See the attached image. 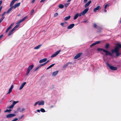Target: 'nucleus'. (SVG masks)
Segmentation results:
<instances>
[{
	"mask_svg": "<svg viewBox=\"0 0 121 121\" xmlns=\"http://www.w3.org/2000/svg\"><path fill=\"white\" fill-rule=\"evenodd\" d=\"M100 50L103 51V52H104V50H105L102 48H100Z\"/></svg>",
	"mask_w": 121,
	"mask_h": 121,
	"instance_id": "nucleus-43",
	"label": "nucleus"
},
{
	"mask_svg": "<svg viewBox=\"0 0 121 121\" xmlns=\"http://www.w3.org/2000/svg\"><path fill=\"white\" fill-rule=\"evenodd\" d=\"M109 44L108 43L107 44L105 45V48L107 49L109 47Z\"/></svg>",
	"mask_w": 121,
	"mask_h": 121,
	"instance_id": "nucleus-24",
	"label": "nucleus"
},
{
	"mask_svg": "<svg viewBox=\"0 0 121 121\" xmlns=\"http://www.w3.org/2000/svg\"><path fill=\"white\" fill-rule=\"evenodd\" d=\"M71 0H68V2H70V1Z\"/></svg>",
	"mask_w": 121,
	"mask_h": 121,
	"instance_id": "nucleus-58",
	"label": "nucleus"
},
{
	"mask_svg": "<svg viewBox=\"0 0 121 121\" xmlns=\"http://www.w3.org/2000/svg\"><path fill=\"white\" fill-rule=\"evenodd\" d=\"M20 3H17L15 4L14 6H13L12 7L14 9H15L17 7L19 6L20 5Z\"/></svg>",
	"mask_w": 121,
	"mask_h": 121,
	"instance_id": "nucleus-10",
	"label": "nucleus"
},
{
	"mask_svg": "<svg viewBox=\"0 0 121 121\" xmlns=\"http://www.w3.org/2000/svg\"><path fill=\"white\" fill-rule=\"evenodd\" d=\"M27 18V17H26L22 18V19L20 20L17 23V25H19V24L22 22L23 21H24L25 19H26Z\"/></svg>",
	"mask_w": 121,
	"mask_h": 121,
	"instance_id": "nucleus-8",
	"label": "nucleus"
},
{
	"mask_svg": "<svg viewBox=\"0 0 121 121\" xmlns=\"http://www.w3.org/2000/svg\"><path fill=\"white\" fill-rule=\"evenodd\" d=\"M14 106L12 104L10 106L8 107L7 108L9 109L12 108Z\"/></svg>",
	"mask_w": 121,
	"mask_h": 121,
	"instance_id": "nucleus-30",
	"label": "nucleus"
},
{
	"mask_svg": "<svg viewBox=\"0 0 121 121\" xmlns=\"http://www.w3.org/2000/svg\"><path fill=\"white\" fill-rule=\"evenodd\" d=\"M41 45H39L37 46L34 48V49H38L41 46Z\"/></svg>",
	"mask_w": 121,
	"mask_h": 121,
	"instance_id": "nucleus-25",
	"label": "nucleus"
},
{
	"mask_svg": "<svg viewBox=\"0 0 121 121\" xmlns=\"http://www.w3.org/2000/svg\"><path fill=\"white\" fill-rule=\"evenodd\" d=\"M47 60V59L46 58L43 59H42L40 60L39 61V63H41L44 62L46 61Z\"/></svg>",
	"mask_w": 121,
	"mask_h": 121,
	"instance_id": "nucleus-16",
	"label": "nucleus"
},
{
	"mask_svg": "<svg viewBox=\"0 0 121 121\" xmlns=\"http://www.w3.org/2000/svg\"><path fill=\"white\" fill-rule=\"evenodd\" d=\"M94 27H95V28H96L97 27V25H96V24H95V23L94 24Z\"/></svg>",
	"mask_w": 121,
	"mask_h": 121,
	"instance_id": "nucleus-46",
	"label": "nucleus"
},
{
	"mask_svg": "<svg viewBox=\"0 0 121 121\" xmlns=\"http://www.w3.org/2000/svg\"><path fill=\"white\" fill-rule=\"evenodd\" d=\"M91 3V0H90L85 4L84 5V7L85 8H86Z\"/></svg>",
	"mask_w": 121,
	"mask_h": 121,
	"instance_id": "nucleus-17",
	"label": "nucleus"
},
{
	"mask_svg": "<svg viewBox=\"0 0 121 121\" xmlns=\"http://www.w3.org/2000/svg\"><path fill=\"white\" fill-rule=\"evenodd\" d=\"M74 26V24H71L68 27L67 29H71Z\"/></svg>",
	"mask_w": 121,
	"mask_h": 121,
	"instance_id": "nucleus-18",
	"label": "nucleus"
},
{
	"mask_svg": "<svg viewBox=\"0 0 121 121\" xmlns=\"http://www.w3.org/2000/svg\"><path fill=\"white\" fill-rule=\"evenodd\" d=\"M26 82H24L23 83H22L19 87V90H22L24 87V86L26 85Z\"/></svg>",
	"mask_w": 121,
	"mask_h": 121,
	"instance_id": "nucleus-9",
	"label": "nucleus"
},
{
	"mask_svg": "<svg viewBox=\"0 0 121 121\" xmlns=\"http://www.w3.org/2000/svg\"><path fill=\"white\" fill-rule=\"evenodd\" d=\"M53 107V106L52 105L51 106V108H52Z\"/></svg>",
	"mask_w": 121,
	"mask_h": 121,
	"instance_id": "nucleus-59",
	"label": "nucleus"
},
{
	"mask_svg": "<svg viewBox=\"0 0 121 121\" xmlns=\"http://www.w3.org/2000/svg\"><path fill=\"white\" fill-rule=\"evenodd\" d=\"M39 105H43L44 104V102L43 101L41 100L40 101H39Z\"/></svg>",
	"mask_w": 121,
	"mask_h": 121,
	"instance_id": "nucleus-19",
	"label": "nucleus"
},
{
	"mask_svg": "<svg viewBox=\"0 0 121 121\" xmlns=\"http://www.w3.org/2000/svg\"><path fill=\"white\" fill-rule=\"evenodd\" d=\"M81 53H79L77 54L76 56H75L74 58V59H77L81 56Z\"/></svg>",
	"mask_w": 121,
	"mask_h": 121,
	"instance_id": "nucleus-20",
	"label": "nucleus"
},
{
	"mask_svg": "<svg viewBox=\"0 0 121 121\" xmlns=\"http://www.w3.org/2000/svg\"><path fill=\"white\" fill-rule=\"evenodd\" d=\"M6 13V12H5L3 13V14L2 15V18L3 17H4V18L5 17H4V16L5 15Z\"/></svg>",
	"mask_w": 121,
	"mask_h": 121,
	"instance_id": "nucleus-35",
	"label": "nucleus"
},
{
	"mask_svg": "<svg viewBox=\"0 0 121 121\" xmlns=\"http://www.w3.org/2000/svg\"><path fill=\"white\" fill-rule=\"evenodd\" d=\"M59 7L61 9L63 8L64 7V6L62 4H60L59 6Z\"/></svg>",
	"mask_w": 121,
	"mask_h": 121,
	"instance_id": "nucleus-27",
	"label": "nucleus"
},
{
	"mask_svg": "<svg viewBox=\"0 0 121 121\" xmlns=\"http://www.w3.org/2000/svg\"><path fill=\"white\" fill-rule=\"evenodd\" d=\"M64 23H61L60 25L63 26H64Z\"/></svg>",
	"mask_w": 121,
	"mask_h": 121,
	"instance_id": "nucleus-45",
	"label": "nucleus"
},
{
	"mask_svg": "<svg viewBox=\"0 0 121 121\" xmlns=\"http://www.w3.org/2000/svg\"><path fill=\"white\" fill-rule=\"evenodd\" d=\"M39 67H40L39 66L37 67L36 69L35 70V71H36L37 70Z\"/></svg>",
	"mask_w": 121,
	"mask_h": 121,
	"instance_id": "nucleus-48",
	"label": "nucleus"
},
{
	"mask_svg": "<svg viewBox=\"0 0 121 121\" xmlns=\"http://www.w3.org/2000/svg\"><path fill=\"white\" fill-rule=\"evenodd\" d=\"M55 64H52V65H51L47 68V69H49L51 68V67H52L53 66L55 65Z\"/></svg>",
	"mask_w": 121,
	"mask_h": 121,
	"instance_id": "nucleus-26",
	"label": "nucleus"
},
{
	"mask_svg": "<svg viewBox=\"0 0 121 121\" xmlns=\"http://www.w3.org/2000/svg\"><path fill=\"white\" fill-rule=\"evenodd\" d=\"M34 12V10H32L30 12V14H33Z\"/></svg>",
	"mask_w": 121,
	"mask_h": 121,
	"instance_id": "nucleus-42",
	"label": "nucleus"
},
{
	"mask_svg": "<svg viewBox=\"0 0 121 121\" xmlns=\"http://www.w3.org/2000/svg\"><path fill=\"white\" fill-rule=\"evenodd\" d=\"M58 71H57L53 72L52 74V76L53 77L55 76L58 73Z\"/></svg>",
	"mask_w": 121,
	"mask_h": 121,
	"instance_id": "nucleus-14",
	"label": "nucleus"
},
{
	"mask_svg": "<svg viewBox=\"0 0 121 121\" xmlns=\"http://www.w3.org/2000/svg\"><path fill=\"white\" fill-rule=\"evenodd\" d=\"M58 15V13H56L54 14V17H57Z\"/></svg>",
	"mask_w": 121,
	"mask_h": 121,
	"instance_id": "nucleus-34",
	"label": "nucleus"
},
{
	"mask_svg": "<svg viewBox=\"0 0 121 121\" xmlns=\"http://www.w3.org/2000/svg\"><path fill=\"white\" fill-rule=\"evenodd\" d=\"M47 63L46 62L45 63H43L44 64V65H45Z\"/></svg>",
	"mask_w": 121,
	"mask_h": 121,
	"instance_id": "nucleus-55",
	"label": "nucleus"
},
{
	"mask_svg": "<svg viewBox=\"0 0 121 121\" xmlns=\"http://www.w3.org/2000/svg\"><path fill=\"white\" fill-rule=\"evenodd\" d=\"M87 1V0H84V3H86V2Z\"/></svg>",
	"mask_w": 121,
	"mask_h": 121,
	"instance_id": "nucleus-50",
	"label": "nucleus"
},
{
	"mask_svg": "<svg viewBox=\"0 0 121 121\" xmlns=\"http://www.w3.org/2000/svg\"><path fill=\"white\" fill-rule=\"evenodd\" d=\"M40 110H39V109H38V110H37V112H40Z\"/></svg>",
	"mask_w": 121,
	"mask_h": 121,
	"instance_id": "nucleus-53",
	"label": "nucleus"
},
{
	"mask_svg": "<svg viewBox=\"0 0 121 121\" xmlns=\"http://www.w3.org/2000/svg\"><path fill=\"white\" fill-rule=\"evenodd\" d=\"M20 109V108H18L17 109V110L18 111H19Z\"/></svg>",
	"mask_w": 121,
	"mask_h": 121,
	"instance_id": "nucleus-52",
	"label": "nucleus"
},
{
	"mask_svg": "<svg viewBox=\"0 0 121 121\" xmlns=\"http://www.w3.org/2000/svg\"><path fill=\"white\" fill-rule=\"evenodd\" d=\"M60 52V50L56 51L51 56V57L52 58L55 56L59 54Z\"/></svg>",
	"mask_w": 121,
	"mask_h": 121,
	"instance_id": "nucleus-7",
	"label": "nucleus"
},
{
	"mask_svg": "<svg viewBox=\"0 0 121 121\" xmlns=\"http://www.w3.org/2000/svg\"><path fill=\"white\" fill-rule=\"evenodd\" d=\"M16 115L15 113L9 114L6 115V117L7 118H10L15 117Z\"/></svg>",
	"mask_w": 121,
	"mask_h": 121,
	"instance_id": "nucleus-6",
	"label": "nucleus"
},
{
	"mask_svg": "<svg viewBox=\"0 0 121 121\" xmlns=\"http://www.w3.org/2000/svg\"><path fill=\"white\" fill-rule=\"evenodd\" d=\"M10 29V28L9 27L7 29V30H6V32L7 33Z\"/></svg>",
	"mask_w": 121,
	"mask_h": 121,
	"instance_id": "nucleus-41",
	"label": "nucleus"
},
{
	"mask_svg": "<svg viewBox=\"0 0 121 121\" xmlns=\"http://www.w3.org/2000/svg\"><path fill=\"white\" fill-rule=\"evenodd\" d=\"M89 10V8H87L85 9L81 13L79 14L78 13H77L75 15L74 17V19H76L79 16L80 17L84 15Z\"/></svg>",
	"mask_w": 121,
	"mask_h": 121,
	"instance_id": "nucleus-2",
	"label": "nucleus"
},
{
	"mask_svg": "<svg viewBox=\"0 0 121 121\" xmlns=\"http://www.w3.org/2000/svg\"><path fill=\"white\" fill-rule=\"evenodd\" d=\"M100 43V41H97L95 43H94L92 44L90 46V47H91L92 46H94V45H95L97 44H99Z\"/></svg>",
	"mask_w": 121,
	"mask_h": 121,
	"instance_id": "nucleus-15",
	"label": "nucleus"
},
{
	"mask_svg": "<svg viewBox=\"0 0 121 121\" xmlns=\"http://www.w3.org/2000/svg\"><path fill=\"white\" fill-rule=\"evenodd\" d=\"M36 112H36L35 113H36Z\"/></svg>",
	"mask_w": 121,
	"mask_h": 121,
	"instance_id": "nucleus-62",
	"label": "nucleus"
},
{
	"mask_svg": "<svg viewBox=\"0 0 121 121\" xmlns=\"http://www.w3.org/2000/svg\"><path fill=\"white\" fill-rule=\"evenodd\" d=\"M24 116V115H22L21 117H20L19 118V119H20L22 118Z\"/></svg>",
	"mask_w": 121,
	"mask_h": 121,
	"instance_id": "nucleus-47",
	"label": "nucleus"
},
{
	"mask_svg": "<svg viewBox=\"0 0 121 121\" xmlns=\"http://www.w3.org/2000/svg\"><path fill=\"white\" fill-rule=\"evenodd\" d=\"M104 52H105L106 53V55H109L110 56H111L112 55L111 53L110 52L106 50H104Z\"/></svg>",
	"mask_w": 121,
	"mask_h": 121,
	"instance_id": "nucleus-12",
	"label": "nucleus"
},
{
	"mask_svg": "<svg viewBox=\"0 0 121 121\" xmlns=\"http://www.w3.org/2000/svg\"><path fill=\"white\" fill-rule=\"evenodd\" d=\"M18 101H14L13 102L12 105L14 106L17 103H18Z\"/></svg>",
	"mask_w": 121,
	"mask_h": 121,
	"instance_id": "nucleus-28",
	"label": "nucleus"
},
{
	"mask_svg": "<svg viewBox=\"0 0 121 121\" xmlns=\"http://www.w3.org/2000/svg\"><path fill=\"white\" fill-rule=\"evenodd\" d=\"M4 19V17H3L2 18H1L0 19V23Z\"/></svg>",
	"mask_w": 121,
	"mask_h": 121,
	"instance_id": "nucleus-40",
	"label": "nucleus"
},
{
	"mask_svg": "<svg viewBox=\"0 0 121 121\" xmlns=\"http://www.w3.org/2000/svg\"><path fill=\"white\" fill-rule=\"evenodd\" d=\"M19 26V25H16L14 28H13L12 29L11 31L8 34V36L10 35L13 31L15 30L16 28H17Z\"/></svg>",
	"mask_w": 121,
	"mask_h": 121,
	"instance_id": "nucleus-5",
	"label": "nucleus"
},
{
	"mask_svg": "<svg viewBox=\"0 0 121 121\" xmlns=\"http://www.w3.org/2000/svg\"><path fill=\"white\" fill-rule=\"evenodd\" d=\"M14 24L13 23L11 24L10 26L9 27L10 28H11L12 27L13 25Z\"/></svg>",
	"mask_w": 121,
	"mask_h": 121,
	"instance_id": "nucleus-39",
	"label": "nucleus"
},
{
	"mask_svg": "<svg viewBox=\"0 0 121 121\" xmlns=\"http://www.w3.org/2000/svg\"><path fill=\"white\" fill-rule=\"evenodd\" d=\"M70 16H68L66 17H65L64 19V20L65 21L69 19L70 18Z\"/></svg>",
	"mask_w": 121,
	"mask_h": 121,
	"instance_id": "nucleus-22",
	"label": "nucleus"
},
{
	"mask_svg": "<svg viewBox=\"0 0 121 121\" xmlns=\"http://www.w3.org/2000/svg\"><path fill=\"white\" fill-rule=\"evenodd\" d=\"M25 110V108H22L20 110V112H23V111H24Z\"/></svg>",
	"mask_w": 121,
	"mask_h": 121,
	"instance_id": "nucleus-36",
	"label": "nucleus"
},
{
	"mask_svg": "<svg viewBox=\"0 0 121 121\" xmlns=\"http://www.w3.org/2000/svg\"><path fill=\"white\" fill-rule=\"evenodd\" d=\"M13 87V85H12L11 86L9 90V92L7 93V94H9L12 91V90Z\"/></svg>",
	"mask_w": 121,
	"mask_h": 121,
	"instance_id": "nucleus-13",
	"label": "nucleus"
},
{
	"mask_svg": "<svg viewBox=\"0 0 121 121\" xmlns=\"http://www.w3.org/2000/svg\"><path fill=\"white\" fill-rule=\"evenodd\" d=\"M34 65L33 64H32L29 66L27 68V72L26 73V75H27L29 73L30 70H31L33 68Z\"/></svg>",
	"mask_w": 121,
	"mask_h": 121,
	"instance_id": "nucleus-4",
	"label": "nucleus"
},
{
	"mask_svg": "<svg viewBox=\"0 0 121 121\" xmlns=\"http://www.w3.org/2000/svg\"><path fill=\"white\" fill-rule=\"evenodd\" d=\"M39 101H38L36 102L34 104V106H35L37 104H38L39 105Z\"/></svg>",
	"mask_w": 121,
	"mask_h": 121,
	"instance_id": "nucleus-33",
	"label": "nucleus"
},
{
	"mask_svg": "<svg viewBox=\"0 0 121 121\" xmlns=\"http://www.w3.org/2000/svg\"><path fill=\"white\" fill-rule=\"evenodd\" d=\"M17 0H13L11 2L10 6H11L14 4L15 2Z\"/></svg>",
	"mask_w": 121,
	"mask_h": 121,
	"instance_id": "nucleus-21",
	"label": "nucleus"
},
{
	"mask_svg": "<svg viewBox=\"0 0 121 121\" xmlns=\"http://www.w3.org/2000/svg\"><path fill=\"white\" fill-rule=\"evenodd\" d=\"M86 22V21H84V22Z\"/></svg>",
	"mask_w": 121,
	"mask_h": 121,
	"instance_id": "nucleus-61",
	"label": "nucleus"
},
{
	"mask_svg": "<svg viewBox=\"0 0 121 121\" xmlns=\"http://www.w3.org/2000/svg\"><path fill=\"white\" fill-rule=\"evenodd\" d=\"M69 4V3H67L65 4V7H68Z\"/></svg>",
	"mask_w": 121,
	"mask_h": 121,
	"instance_id": "nucleus-38",
	"label": "nucleus"
},
{
	"mask_svg": "<svg viewBox=\"0 0 121 121\" xmlns=\"http://www.w3.org/2000/svg\"><path fill=\"white\" fill-rule=\"evenodd\" d=\"M49 61V60H48L46 62L47 63H48Z\"/></svg>",
	"mask_w": 121,
	"mask_h": 121,
	"instance_id": "nucleus-57",
	"label": "nucleus"
},
{
	"mask_svg": "<svg viewBox=\"0 0 121 121\" xmlns=\"http://www.w3.org/2000/svg\"><path fill=\"white\" fill-rule=\"evenodd\" d=\"M40 111L42 112H45V111L44 110V109L43 108H41L40 109Z\"/></svg>",
	"mask_w": 121,
	"mask_h": 121,
	"instance_id": "nucleus-32",
	"label": "nucleus"
},
{
	"mask_svg": "<svg viewBox=\"0 0 121 121\" xmlns=\"http://www.w3.org/2000/svg\"><path fill=\"white\" fill-rule=\"evenodd\" d=\"M109 6V4H107L105 6H104V9H106L107 8V6Z\"/></svg>",
	"mask_w": 121,
	"mask_h": 121,
	"instance_id": "nucleus-37",
	"label": "nucleus"
},
{
	"mask_svg": "<svg viewBox=\"0 0 121 121\" xmlns=\"http://www.w3.org/2000/svg\"><path fill=\"white\" fill-rule=\"evenodd\" d=\"M35 0H33L32 2H31V3H33L35 1Z\"/></svg>",
	"mask_w": 121,
	"mask_h": 121,
	"instance_id": "nucleus-51",
	"label": "nucleus"
},
{
	"mask_svg": "<svg viewBox=\"0 0 121 121\" xmlns=\"http://www.w3.org/2000/svg\"><path fill=\"white\" fill-rule=\"evenodd\" d=\"M13 8L12 7V6H11L7 11V12H6L7 13H8L10 12V11Z\"/></svg>",
	"mask_w": 121,
	"mask_h": 121,
	"instance_id": "nucleus-23",
	"label": "nucleus"
},
{
	"mask_svg": "<svg viewBox=\"0 0 121 121\" xmlns=\"http://www.w3.org/2000/svg\"><path fill=\"white\" fill-rule=\"evenodd\" d=\"M106 65L109 67L111 70H117V67L111 65L107 63H106Z\"/></svg>",
	"mask_w": 121,
	"mask_h": 121,
	"instance_id": "nucleus-3",
	"label": "nucleus"
},
{
	"mask_svg": "<svg viewBox=\"0 0 121 121\" xmlns=\"http://www.w3.org/2000/svg\"><path fill=\"white\" fill-rule=\"evenodd\" d=\"M100 8V6H98L94 8L93 9V11L94 12H96L98 11Z\"/></svg>",
	"mask_w": 121,
	"mask_h": 121,
	"instance_id": "nucleus-11",
	"label": "nucleus"
},
{
	"mask_svg": "<svg viewBox=\"0 0 121 121\" xmlns=\"http://www.w3.org/2000/svg\"><path fill=\"white\" fill-rule=\"evenodd\" d=\"M11 111V109L9 110H8L7 109L6 110L4 111V112H10Z\"/></svg>",
	"mask_w": 121,
	"mask_h": 121,
	"instance_id": "nucleus-31",
	"label": "nucleus"
},
{
	"mask_svg": "<svg viewBox=\"0 0 121 121\" xmlns=\"http://www.w3.org/2000/svg\"><path fill=\"white\" fill-rule=\"evenodd\" d=\"M44 65V64H41L39 66V67H40L41 66H43V65Z\"/></svg>",
	"mask_w": 121,
	"mask_h": 121,
	"instance_id": "nucleus-49",
	"label": "nucleus"
},
{
	"mask_svg": "<svg viewBox=\"0 0 121 121\" xmlns=\"http://www.w3.org/2000/svg\"><path fill=\"white\" fill-rule=\"evenodd\" d=\"M69 64V63H67L66 64L64 65L63 66V68H66L68 66Z\"/></svg>",
	"mask_w": 121,
	"mask_h": 121,
	"instance_id": "nucleus-29",
	"label": "nucleus"
},
{
	"mask_svg": "<svg viewBox=\"0 0 121 121\" xmlns=\"http://www.w3.org/2000/svg\"><path fill=\"white\" fill-rule=\"evenodd\" d=\"M15 113H16L17 112V111H15Z\"/></svg>",
	"mask_w": 121,
	"mask_h": 121,
	"instance_id": "nucleus-60",
	"label": "nucleus"
},
{
	"mask_svg": "<svg viewBox=\"0 0 121 121\" xmlns=\"http://www.w3.org/2000/svg\"><path fill=\"white\" fill-rule=\"evenodd\" d=\"M46 0H41L40 1V2H45Z\"/></svg>",
	"mask_w": 121,
	"mask_h": 121,
	"instance_id": "nucleus-44",
	"label": "nucleus"
},
{
	"mask_svg": "<svg viewBox=\"0 0 121 121\" xmlns=\"http://www.w3.org/2000/svg\"><path fill=\"white\" fill-rule=\"evenodd\" d=\"M107 11V10L105 9L104 10V12H106Z\"/></svg>",
	"mask_w": 121,
	"mask_h": 121,
	"instance_id": "nucleus-54",
	"label": "nucleus"
},
{
	"mask_svg": "<svg viewBox=\"0 0 121 121\" xmlns=\"http://www.w3.org/2000/svg\"><path fill=\"white\" fill-rule=\"evenodd\" d=\"M121 48V44L119 43H117L116 44L115 48L112 50V53L115 52L116 53V56H118L120 53L119 52L120 48Z\"/></svg>",
	"mask_w": 121,
	"mask_h": 121,
	"instance_id": "nucleus-1",
	"label": "nucleus"
},
{
	"mask_svg": "<svg viewBox=\"0 0 121 121\" xmlns=\"http://www.w3.org/2000/svg\"><path fill=\"white\" fill-rule=\"evenodd\" d=\"M98 51H99L100 50V48H98Z\"/></svg>",
	"mask_w": 121,
	"mask_h": 121,
	"instance_id": "nucleus-56",
	"label": "nucleus"
}]
</instances>
